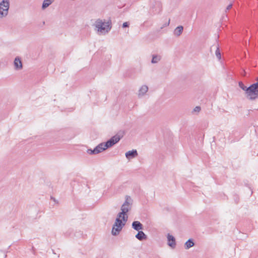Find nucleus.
<instances>
[{
  "label": "nucleus",
  "instance_id": "20",
  "mask_svg": "<svg viewBox=\"0 0 258 258\" xmlns=\"http://www.w3.org/2000/svg\"><path fill=\"white\" fill-rule=\"evenodd\" d=\"M239 87L243 91L245 92L246 91L247 87L243 84V83L242 82H239L238 83Z\"/></svg>",
  "mask_w": 258,
  "mask_h": 258
},
{
  "label": "nucleus",
  "instance_id": "3",
  "mask_svg": "<svg viewBox=\"0 0 258 258\" xmlns=\"http://www.w3.org/2000/svg\"><path fill=\"white\" fill-rule=\"evenodd\" d=\"M245 95L247 99L253 100L258 97V89L255 88L251 85L247 87Z\"/></svg>",
  "mask_w": 258,
  "mask_h": 258
},
{
  "label": "nucleus",
  "instance_id": "12",
  "mask_svg": "<svg viewBox=\"0 0 258 258\" xmlns=\"http://www.w3.org/2000/svg\"><path fill=\"white\" fill-rule=\"evenodd\" d=\"M107 149L105 143H102L99 144L95 148V152L97 154H98Z\"/></svg>",
  "mask_w": 258,
  "mask_h": 258
},
{
  "label": "nucleus",
  "instance_id": "11",
  "mask_svg": "<svg viewBox=\"0 0 258 258\" xmlns=\"http://www.w3.org/2000/svg\"><path fill=\"white\" fill-rule=\"evenodd\" d=\"M132 228L136 231L142 230L143 229L142 224L138 221H134L132 223Z\"/></svg>",
  "mask_w": 258,
  "mask_h": 258
},
{
  "label": "nucleus",
  "instance_id": "5",
  "mask_svg": "<svg viewBox=\"0 0 258 258\" xmlns=\"http://www.w3.org/2000/svg\"><path fill=\"white\" fill-rule=\"evenodd\" d=\"M121 137L119 135H116L112 137L110 140L105 143L107 148H109L119 141Z\"/></svg>",
  "mask_w": 258,
  "mask_h": 258
},
{
  "label": "nucleus",
  "instance_id": "4",
  "mask_svg": "<svg viewBox=\"0 0 258 258\" xmlns=\"http://www.w3.org/2000/svg\"><path fill=\"white\" fill-rule=\"evenodd\" d=\"M10 3L9 0H3L0 3V18L6 17L8 15Z\"/></svg>",
  "mask_w": 258,
  "mask_h": 258
},
{
  "label": "nucleus",
  "instance_id": "27",
  "mask_svg": "<svg viewBox=\"0 0 258 258\" xmlns=\"http://www.w3.org/2000/svg\"><path fill=\"white\" fill-rule=\"evenodd\" d=\"M257 80H258V78H257Z\"/></svg>",
  "mask_w": 258,
  "mask_h": 258
},
{
  "label": "nucleus",
  "instance_id": "24",
  "mask_svg": "<svg viewBox=\"0 0 258 258\" xmlns=\"http://www.w3.org/2000/svg\"><path fill=\"white\" fill-rule=\"evenodd\" d=\"M128 26V23L127 22H124L122 24V27L123 28L127 27Z\"/></svg>",
  "mask_w": 258,
  "mask_h": 258
},
{
  "label": "nucleus",
  "instance_id": "9",
  "mask_svg": "<svg viewBox=\"0 0 258 258\" xmlns=\"http://www.w3.org/2000/svg\"><path fill=\"white\" fill-rule=\"evenodd\" d=\"M126 158L130 160L131 159L134 158L138 156V152L136 150H133L132 151H128L125 153Z\"/></svg>",
  "mask_w": 258,
  "mask_h": 258
},
{
  "label": "nucleus",
  "instance_id": "19",
  "mask_svg": "<svg viewBox=\"0 0 258 258\" xmlns=\"http://www.w3.org/2000/svg\"><path fill=\"white\" fill-rule=\"evenodd\" d=\"M161 59V56L160 55L154 54L152 55L151 60L152 63H157Z\"/></svg>",
  "mask_w": 258,
  "mask_h": 258
},
{
  "label": "nucleus",
  "instance_id": "1",
  "mask_svg": "<svg viewBox=\"0 0 258 258\" xmlns=\"http://www.w3.org/2000/svg\"><path fill=\"white\" fill-rule=\"evenodd\" d=\"M94 30L97 34L104 35L111 29V22L105 19H97L94 24Z\"/></svg>",
  "mask_w": 258,
  "mask_h": 258
},
{
  "label": "nucleus",
  "instance_id": "22",
  "mask_svg": "<svg viewBox=\"0 0 258 258\" xmlns=\"http://www.w3.org/2000/svg\"><path fill=\"white\" fill-rule=\"evenodd\" d=\"M200 110H201V107L200 106H196L194 109V112H199Z\"/></svg>",
  "mask_w": 258,
  "mask_h": 258
},
{
  "label": "nucleus",
  "instance_id": "26",
  "mask_svg": "<svg viewBox=\"0 0 258 258\" xmlns=\"http://www.w3.org/2000/svg\"><path fill=\"white\" fill-rule=\"evenodd\" d=\"M244 75V76H245V75H246V73H245V72H244V75Z\"/></svg>",
  "mask_w": 258,
  "mask_h": 258
},
{
  "label": "nucleus",
  "instance_id": "7",
  "mask_svg": "<svg viewBox=\"0 0 258 258\" xmlns=\"http://www.w3.org/2000/svg\"><path fill=\"white\" fill-rule=\"evenodd\" d=\"M14 69L16 71H19L23 69V64L21 59L20 57L17 56L14 61Z\"/></svg>",
  "mask_w": 258,
  "mask_h": 258
},
{
  "label": "nucleus",
  "instance_id": "16",
  "mask_svg": "<svg viewBox=\"0 0 258 258\" xmlns=\"http://www.w3.org/2000/svg\"><path fill=\"white\" fill-rule=\"evenodd\" d=\"M195 245V243L192 239H189L185 243H184V248L185 249H188L191 247L194 246Z\"/></svg>",
  "mask_w": 258,
  "mask_h": 258
},
{
  "label": "nucleus",
  "instance_id": "14",
  "mask_svg": "<svg viewBox=\"0 0 258 258\" xmlns=\"http://www.w3.org/2000/svg\"><path fill=\"white\" fill-rule=\"evenodd\" d=\"M138 233L136 235L135 237L138 240L142 241L147 239V235L142 231H138Z\"/></svg>",
  "mask_w": 258,
  "mask_h": 258
},
{
  "label": "nucleus",
  "instance_id": "21",
  "mask_svg": "<svg viewBox=\"0 0 258 258\" xmlns=\"http://www.w3.org/2000/svg\"><path fill=\"white\" fill-rule=\"evenodd\" d=\"M87 152L89 154H97V153L95 152V148L93 150L88 149Z\"/></svg>",
  "mask_w": 258,
  "mask_h": 258
},
{
  "label": "nucleus",
  "instance_id": "17",
  "mask_svg": "<svg viewBox=\"0 0 258 258\" xmlns=\"http://www.w3.org/2000/svg\"><path fill=\"white\" fill-rule=\"evenodd\" d=\"M54 0H44L42 5V9L45 10L48 7H49Z\"/></svg>",
  "mask_w": 258,
  "mask_h": 258
},
{
  "label": "nucleus",
  "instance_id": "10",
  "mask_svg": "<svg viewBox=\"0 0 258 258\" xmlns=\"http://www.w3.org/2000/svg\"><path fill=\"white\" fill-rule=\"evenodd\" d=\"M148 91V87L147 85L142 86L138 91V95L139 97H142Z\"/></svg>",
  "mask_w": 258,
  "mask_h": 258
},
{
  "label": "nucleus",
  "instance_id": "2",
  "mask_svg": "<svg viewBox=\"0 0 258 258\" xmlns=\"http://www.w3.org/2000/svg\"><path fill=\"white\" fill-rule=\"evenodd\" d=\"M133 204V200L132 198L129 196H126L125 201L121 206V212L118 213L119 216H122L123 219L128 218L127 213L131 210Z\"/></svg>",
  "mask_w": 258,
  "mask_h": 258
},
{
  "label": "nucleus",
  "instance_id": "6",
  "mask_svg": "<svg viewBox=\"0 0 258 258\" xmlns=\"http://www.w3.org/2000/svg\"><path fill=\"white\" fill-rule=\"evenodd\" d=\"M128 218L126 219L122 218V216H119V214H117L116 216V218L115 219L114 224L120 226L121 228H123L125 225L126 222H127Z\"/></svg>",
  "mask_w": 258,
  "mask_h": 258
},
{
  "label": "nucleus",
  "instance_id": "25",
  "mask_svg": "<svg viewBox=\"0 0 258 258\" xmlns=\"http://www.w3.org/2000/svg\"><path fill=\"white\" fill-rule=\"evenodd\" d=\"M232 7V5L231 4H229L226 8V10H229Z\"/></svg>",
  "mask_w": 258,
  "mask_h": 258
},
{
  "label": "nucleus",
  "instance_id": "13",
  "mask_svg": "<svg viewBox=\"0 0 258 258\" xmlns=\"http://www.w3.org/2000/svg\"><path fill=\"white\" fill-rule=\"evenodd\" d=\"M122 228L114 223L111 231L112 234L114 236L117 235L122 230Z\"/></svg>",
  "mask_w": 258,
  "mask_h": 258
},
{
  "label": "nucleus",
  "instance_id": "23",
  "mask_svg": "<svg viewBox=\"0 0 258 258\" xmlns=\"http://www.w3.org/2000/svg\"><path fill=\"white\" fill-rule=\"evenodd\" d=\"M257 82L254 84H252L251 85L253 86L255 88L258 89V80H257Z\"/></svg>",
  "mask_w": 258,
  "mask_h": 258
},
{
  "label": "nucleus",
  "instance_id": "18",
  "mask_svg": "<svg viewBox=\"0 0 258 258\" xmlns=\"http://www.w3.org/2000/svg\"><path fill=\"white\" fill-rule=\"evenodd\" d=\"M183 27L182 26L177 27L174 31V34L177 36H180L183 31Z\"/></svg>",
  "mask_w": 258,
  "mask_h": 258
},
{
  "label": "nucleus",
  "instance_id": "15",
  "mask_svg": "<svg viewBox=\"0 0 258 258\" xmlns=\"http://www.w3.org/2000/svg\"><path fill=\"white\" fill-rule=\"evenodd\" d=\"M213 48H214L216 49L215 55L218 59H220L221 56V53H220V52L219 50V46L218 44L216 43V44L213 45L211 48V51H212Z\"/></svg>",
  "mask_w": 258,
  "mask_h": 258
},
{
  "label": "nucleus",
  "instance_id": "8",
  "mask_svg": "<svg viewBox=\"0 0 258 258\" xmlns=\"http://www.w3.org/2000/svg\"><path fill=\"white\" fill-rule=\"evenodd\" d=\"M167 244L172 248H174L176 246L175 238L174 236L168 233L167 235Z\"/></svg>",
  "mask_w": 258,
  "mask_h": 258
}]
</instances>
